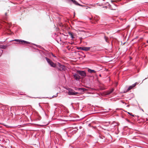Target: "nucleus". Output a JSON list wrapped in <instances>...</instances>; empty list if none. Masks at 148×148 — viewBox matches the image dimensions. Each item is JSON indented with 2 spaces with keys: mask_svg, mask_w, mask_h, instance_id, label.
I'll use <instances>...</instances> for the list:
<instances>
[{
  "mask_svg": "<svg viewBox=\"0 0 148 148\" xmlns=\"http://www.w3.org/2000/svg\"><path fill=\"white\" fill-rule=\"evenodd\" d=\"M45 58L49 64L53 67H56L57 65V63L56 64L53 62L51 60L47 57H45Z\"/></svg>",
  "mask_w": 148,
  "mask_h": 148,
  "instance_id": "1",
  "label": "nucleus"
},
{
  "mask_svg": "<svg viewBox=\"0 0 148 148\" xmlns=\"http://www.w3.org/2000/svg\"><path fill=\"white\" fill-rule=\"evenodd\" d=\"M16 41L18 42V43H17V44H28L29 43L27 41H25L24 40H19V39H15L14 40H12L11 41Z\"/></svg>",
  "mask_w": 148,
  "mask_h": 148,
  "instance_id": "2",
  "label": "nucleus"
},
{
  "mask_svg": "<svg viewBox=\"0 0 148 148\" xmlns=\"http://www.w3.org/2000/svg\"><path fill=\"white\" fill-rule=\"evenodd\" d=\"M60 71H65L66 69L65 67L63 65H62L60 63H57V65L56 67Z\"/></svg>",
  "mask_w": 148,
  "mask_h": 148,
  "instance_id": "3",
  "label": "nucleus"
},
{
  "mask_svg": "<svg viewBox=\"0 0 148 148\" xmlns=\"http://www.w3.org/2000/svg\"><path fill=\"white\" fill-rule=\"evenodd\" d=\"M77 73L83 77H85L86 76V73L85 71H77Z\"/></svg>",
  "mask_w": 148,
  "mask_h": 148,
  "instance_id": "4",
  "label": "nucleus"
},
{
  "mask_svg": "<svg viewBox=\"0 0 148 148\" xmlns=\"http://www.w3.org/2000/svg\"><path fill=\"white\" fill-rule=\"evenodd\" d=\"M73 90L72 89H70L68 92V94L69 95H76L78 93L77 92H74Z\"/></svg>",
  "mask_w": 148,
  "mask_h": 148,
  "instance_id": "5",
  "label": "nucleus"
},
{
  "mask_svg": "<svg viewBox=\"0 0 148 148\" xmlns=\"http://www.w3.org/2000/svg\"><path fill=\"white\" fill-rule=\"evenodd\" d=\"M78 74V73H75L73 75L74 78L76 80H79L81 78L80 76H79Z\"/></svg>",
  "mask_w": 148,
  "mask_h": 148,
  "instance_id": "6",
  "label": "nucleus"
},
{
  "mask_svg": "<svg viewBox=\"0 0 148 148\" xmlns=\"http://www.w3.org/2000/svg\"><path fill=\"white\" fill-rule=\"evenodd\" d=\"M138 83L137 82H136L134 84H133L132 85L130 86L127 90V91H128L132 89L137 84H138Z\"/></svg>",
  "mask_w": 148,
  "mask_h": 148,
  "instance_id": "7",
  "label": "nucleus"
},
{
  "mask_svg": "<svg viewBox=\"0 0 148 148\" xmlns=\"http://www.w3.org/2000/svg\"><path fill=\"white\" fill-rule=\"evenodd\" d=\"M114 90V89L112 88V89H111V90L107 91L106 92V95H108L110 94H111L112 92H113Z\"/></svg>",
  "mask_w": 148,
  "mask_h": 148,
  "instance_id": "8",
  "label": "nucleus"
},
{
  "mask_svg": "<svg viewBox=\"0 0 148 148\" xmlns=\"http://www.w3.org/2000/svg\"><path fill=\"white\" fill-rule=\"evenodd\" d=\"M73 2L75 5H78L80 6H82V5L79 4L75 0H71Z\"/></svg>",
  "mask_w": 148,
  "mask_h": 148,
  "instance_id": "9",
  "label": "nucleus"
},
{
  "mask_svg": "<svg viewBox=\"0 0 148 148\" xmlns=\"http://www.w3.org/2000/svg\"><path fill=\"white\" fill-rule=\"evenodd\" d=\"M8 46L7 45H0V49H5L7 48Z\"/></svg>",
  "mask_w": 148,
  "mask_h": 148,
  "instance_id": "10",
  "label": "nucleus"
},
{
  "mask_svg": "<svg viewBox=\"0 0 148 148\" xmlns=\"http://www.w3.org/2000/svg\"><path fill=\"white\" fill-rule=\"evenodd\" d=\"M90 47H83V50L84 51H88L90 50Z\"/></svg>",
  "mask_w": 148,
  "mask_h": 148,
  "instance_id": "11",
  "label": "nucleus"
},
{
  "mask_svg": "<svg viewBox=\"0 0 148 148\" xmlns=\"http://www.w3.org/2000/svg\"><path fill=\"white\" fill-rule=\"evenodd\" d=\"M88 72L91 73H96V71H95L94 70H91L90 69H88Z\"/></svg>",
  "mask_w": 148,
  "mask_h": 148,
  "instance_id": "12",
  "label": "nucleus"
},
{
  "mask_svg": "<svg viewBox=\"0 0 148 148\" xmlns=\"http://www.w3.org/2000/svg\"><path fill=\"white\" fill-rule=\"evenodd\" d=\"M69 34L70 36H71V37L72 38H74V37H73V34L72 33H71V32L69 33Z\"/></svg>",
  "mask_w": 148,
  "mask_h": 148,
  "instance_id": "13",
  "label": "nucleus"
},
{
  "mask_svg": "<svg viewBox=\"0 0 148 148\" xmlns=\"http://www.w3.org/2000/svg\"><path fill=\"white\" fill-rule=\"evenodd\" d=\"M84 90H85V89L82 88H79L78 89V91L81 90L83 92H84Z\"/></svg>",
  "mask_w": 148,
  "mask_h": 148,
  "instance_id": "14",
  "label": "nucleus"
},
{
  "mask_svg": "<svg viewBox=\"0 0 148 148\" xmlns=\"http://www.w3.org/2000/svg\"><path fill=\"white\" fill-rule=\"evenodd\" d=\"M77 49L78 50H83V47H79L77 48Z\"/></svg>",
  "mask_w": 148,
  "mask_h": 148,
  "instance_id": "15",
  "label": "nucleus"
},
{
  "mask_svg": "<svg viewBox=\"0 0 148 148\" xmlns=\"http://www.w3.org/2000/svg\"><path fill=\"white\" fill-rule=\"evenodd\" d=\"M104 39H105V40H106V42H108V38L106 36H104Z\"/></svg>",
  "mask_w": 148,
  "mask_h": 148,
  "instance_id": "16",
  "label": "nucleus"
},
{
  "mask_svg": "<svg viewBox=\"0 0 148 148\" xmlns=\"http://www.w3.org/2000/svg\"><path fill=\"white\" fill-rule=\"evenodd\" d=\"M5 17H4V19H6V16H8L7 15V13L5 12Z\"/></svg>",
  "mask_w": 148,
  "mask_h": 148,
  "instance_id": "17",
  "label": "nucleus"
},
{
  "mask_svg": "<svg viewBox=\"0 0 148 148\" xmlns=\"http://www.w3.org/2000/svg\"><path fill=\"white\" fill-rule=\"evenodd\" d=\"M27 98H28V97L27 96H26L24 97V98L23 99H26Z\"/></svg>",
  "mask_w": 148,
  "mask_h": 148,
  "instance_id": "18",
  "label": "nucleus"
},
{
  "mask_svg": "<svg viewBox=\"0 0 148 148\" xmlns=\"http://www.w3.org/2000/svg\"><path fill=\"white\" fill-rule=\"evenodd\" d=\"M80 38V43H81L82 42V37H80V38Z\"/></svg>",
  "mask_w": 148,
  "mask_h": 148,
  "instance_id": "19",
  "label": "nucleus"
},
{
  "mask_svg": "<svg viewBox=\"0 0 148 148\" xmlns=\"http://www.w3.org/2000/svg\"><path fill=\"white\" fill-rule=\"evenodd\" d=\"M57 94H58V93H57V94H56V96H53L52 97H57V96H58Z\"/></svg>",
  "mask_w": 148,
  "mask_h": 148,
  "instance_id": "20",
  "label": "nucleus"
},
{
  "mask_svg": "<svg viewBox=\"0 0 148 148\" xmlns=\"http://www.w3.org/2000/svg\"><path fill=\"white\" fill-rule=\"evenodd\" d=\"M82 34H83V33H85V32L84 31H82Z\"/></svg>",
  "mask_w": 148,
  "mask_h": 148,
  "instance_id": "21",
  "label": "nucleus"
},
{
  "mask_svg": "<svg viewBox=\"0 0 148 148\" xmlns=\"http://www.w3.org/2000/svg\"><path fill=\"white\" fill-rule=\"evenodd\" d=\"M128 113L129 114H130L131 115H132V113H130V112H128Z\"/></svg>",
  "mask_w": 148,
  "mask_h": 148,
  "instance_id": "22",
  "label": "nucleus"
},
{
  "mask_svg": "<svg viewBox=\"0 0 148 148\" xmlns=\"http://www.w3.org/2000/svg\"><path fill=\"white\" fill-rule=\"evenodd\" d=\"M114 1H111V2H114Z\"/></svg>",
  "mask_w": 148,
  "mask_h": 148,
  "instance_id": "23",
  "label": "nucleus"
},
{
  "mask_svg": "<svg viewBox=\"0 0 148 148\" xmlns=\"http://www.w3.org/2000/svg\"><path fill=\"white\" fill-rule=\"evenodd\" d=\"M147 43H148V40L147 41Z\"/></svg>",
  "mask_w": 148,
  "mask_h": 148,
  "instance_id": "24",
  "label": "nucleus"
},
{
  "mask_svg": "<svg viewBox=\"0 0 148 148\" xmlns=\"http://www.w3.org/2000/svg\"><path fill=\"white\" fill-rule=\"evenodd\" d=\"M132 116H134V115H132Z\"/></svg>",
  "mask_w": 148,
  "mask_h": 148,
  "instance_id": "25",
  "label": "nucleus"
},
{
  "mask_svg": "<svg viewBox=\"0 0 148 148\" xmlns=\"http://www.w3.org/2000/svg\"><path fill=\"white\" fill-rule=\"evenodd\" d=\"M103 0L104 1L105 0Z\"/></svg>",
  "mask_w": 148,
  "mask_h": 148,
  "instance_id": "26",
  "label": "nucleus"
}]
</instances>
